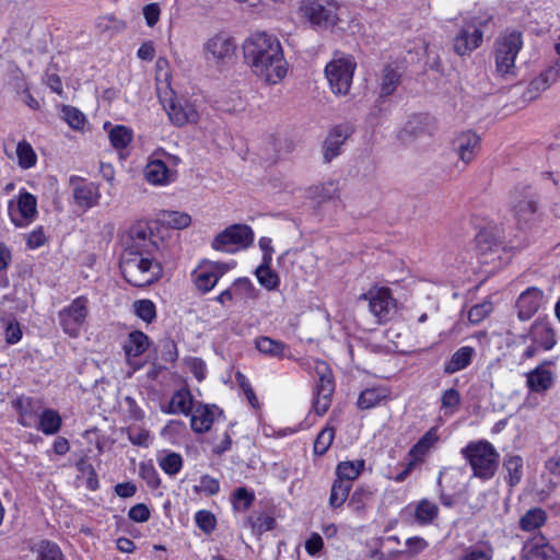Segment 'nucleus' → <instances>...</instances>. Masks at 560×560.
<instances>
[{
  "label": "nucleus",
  "instance_id": "17",
  "mask_svg": "<svg viewBox=\"0 0 560 560\" xmlns=\"http://www.w3.org/2000/svg\"><path fill=\"white\" fill-rule=\"evenodd\" d=\"M452 148L458 159L468 164L476 158L480 149V137L471 130L462 131L452 140Z\"/></svg>",
  "mask_w": 560,
  "mask_h": 560
},
{
  "label": "nucleus",
  "instance_id": "43",
  "mask_svg": "<svg viewBox=\"0 0 560 560\" xmlns=\"http://www.w3.org/2000/svg\"><path fill=\"white\" fill-rule=\"evenodd\" d=\"M61 427V418L56 410L46 409L39 417V429L45 434H55Z\"/></svg>",
  "mask_w": 560,
  "mask_h": 560
},
{
  "label": "nucleus",
  "instance_id": "51",
  "mask_svg": "<svg viewBox=\"0 0 560 560\" xmlns=\"http://www.w3.org/2000/svg\"><path fill=\"white\" fill-rule=\"evenodd\" d=\"M159 465L165 474L175 476L183 467V458L177 453H168L159 459Z\"/></svg>",
  "mask_w": 560,
  "mask_h": 560
},
{
  "label": "nucleus",
  "instance_id": "15",
  "mask_svg": "<svg viewBox=\"0 0 560 560\" xmlns=\"http://www.w3.org/2000/svg\"><path fill=\"white\" fill-rule=\"evenodd\" d=\"M170 120L177 127L197 124L200 116L194 103L185 97H171L164 101Z\"/></svg>",
  "mask_w": 560,
  "mask_h": 560
},
{
  "label": "nucleus",
  "instance_id": "33",
  "mask_svg": "<svg viewBox=\"0 0 560 560\" xmlns=\"http://www.w3.org/2000/svg\"><path fill=\"white\" fill-rule=\"evenodd\" d=\"M148 347L149 337L140 330H135L129 334L128 340L124 345V351L127 357H139Z\"/></svg>",
  "mask_w": 560,
  "mask_h": 560
},
{
  "label": "nucleus",
  "instance_id": "50",
  "mask_svg": "<svg viewBox=\"0 0 560 560\" xmlns=\"http://www.w3.org/2000/svg\"><path fill=\"white\" fill-rule=\"evenodd\" d=\"M135 313L143 322L150 324L156 317L155 304L151 300H139L133 303Z\"/></svg>",
  "mask_w": 560,
  "mask_h": 560
},
{
  "label": "nucleus",
  "instance_id": "36",
  "mask_svg": "<svg viewBox=\"0 0 560 560\" xmlns=\"http://www.w3.org/2000/svg\"><path fill=\"white\" fill-rule=\"evenodd\" d=\"M363 469L364 460L341 462L336 468V479L349 481L352 485V481L361 475Z\"/></svg>",
  "mask_w": 560,
  "mask_h": 560
},
{
  "label": "nucleus",
  "instance_id": "61",
  "mask_svg": "<svg viewBox=\"0 0 560 560\" xmlns=\"http://www.w3.org/2000/svg\"><path fill=\"white\" fill-rule=\"evenodd\" d=\"M197 490H200L208 495H214L220 491L219 480L210 477L209 475H205L200 478L199 487H196Z\"/></svg>",
  "mask_w": 560,
  "mask_h": 560
},
{
  "label": "nucleus",
  "instance_id": "48",
  "mask_svg": "<svg viewBox=\"0 0 560 560\" xmlns=\"http://www.w3.org/2000/svg\"><path fill=\"white\" fill-rule=\"evenodd\" d=\"M232 290L235 298L255 300L258 296V291L247 278L236 279L232 284Z\"/></svg>",
  "mask_w": 560,
  "mask_h": 560
},
{
  "label": "nucleus",
  "instance_id": "49",
  "mask_svg": "<svg viewBox=\"0 0 560 560\" xmlns=\"http://www.w3.org/2000/svg\"><path fill=\"white\" fill-rule=\"evenodd\" d=\"M62 118L74 130H82L85 124V116L77 107L70 105L61 106Z\"/></svg>",
  "mask_w": 560,
  "mask_h": 560
},
{
  "label": "nucleus",
  "instance_id": "41",
  "mask_svg": "<svg viewBox=\"0 0 560 560\" xmlns=\"http://www.w3.org/2000/svg\"><path fill=\"white\" fill-rule=\"evenodd\" d=\"M438 505L423 499L416 506L415 518L419 524H430L438 517Z\"/></svg>",
  "mask_w": 560,
  "mask_h": 560
},
{
  "label": "nucleus",
  "instance_id": "53",
  "mask_svg": "<svg viewBox=\"0 0 560 560\" xmlns=\"http://www.w3.org/2000/svg\"><path fill=\"white\" fill-rule=\"evenodd\" d=\"M254 500V492L248 491L244 487L237 488L233 494V506L237 511H246L250 508Z\"/></svg>",
  "mask_w": 560,
  "mask_h": 560
},
{
  "label": "nucleus",
  "instance_id": "25",
  "mask_svg": "<svg viewBox=\"0 0 560 560\" xmlns=\"http://www.w3.org/2000/svg\"><path fill=\"white\" fill-rule=\"evenodd\" d=\"M255 348L259 353L282 360L284 358H291L290 347L283 341L272 339L268 336H259L254 340Z\"/></svg>",
  "mask_w": 560,
  "mask_h": 560
},
{
  "label": "nucleus",
  "instance_id": "4",
  "mask_svg": "<svg viewBox=\"0 0 560 560\" xmlns=\"http://www.w3.org/2000/svg\"><path fill=\"white\" fill-rule=\"evenodd\" d=\"M523 47L522 33L517 31L505 32L494 44L495 71L503 79L516 75L515 59Z\"/></svg>",
  "mask_w": 560,
  "mask_h": 560
},
{
  "label": "nucleus",
  "instance_id": "63",
  "mask_svg": "<svg viewBox=\"0 0 560 560\" xmlns=\"http://www.w3.org/2000/svg\"><path fill=\"white\" fill-rule=\"evenodd\" d=\"M4 337L7 343L9 345H14L21 340L22 330L20 324L16 320H10L7 323Z\"/></svg>",
  "mask_w": 560,
  "mask_h": 560
},
{
  "label": "nucleus",
  "instance_id": "6",
  "mask_svg": "<svg viewBox=\"0 0 560 560\" xmlns=\"http://www.w3.org/2000/svg\"><path fill=\"white\" fill-rule=\"evenodd\" d=\"M254 242V232L246 224H232L220 232L211 242L215 250L233 254L249 247Z\"/></svg>",
  "mask_w": 560,
  "mask_h": 560
},
{
  "label": "nucleus",
  "instance_id": "54",
  "mask_svg": "<svg viewBox=\"0 0 560 560\" xmlns=\"http://www.w3.org/2000/svg\"><path fill=\"white\" fill-rule=\"evenodd\" d=\"M14 407L20 415V423L24 427L31 425V417L33 411V400L30 397H20L15 400Z\"/></svg>",
  "mask_w": 560,
  "mask_h": 560
},
{
  "label": "nucleus",
  "instance_id": "10",
  "mask_svg": "<svg viewBox=\"0 0 560 560\" xmlns=\"http://www.w3.org/2000/svg\"><path fill=\"white\" fill-rule=\"evenodd\" d=\"M509 205L518 223L532 221L538 210L537 196L528 185L514 186L509 194Z\"/></svg>",
  "mask_w": 560,
  "mask_h": 560
},
{
  "label": "nucleus",
  "instance_id": "38",
  "mask_svg": "<svg viewBox=\"0 0 560 560\" xmlns=\"http://www.w3.org/2000/svg\"><path fill=\"white\" fill-rule=\"evenodd\" d=\"M388 393L385 388H368L363 390L358 398V407L360 409H371L387 397Z\"/></svg>",
  "mask_w": 560,
  "mask_h": 560
},
{
  "label": "nucleus",
  "instance_id": "7",
  "mask_svg": "<svg viewBox=\"0 0 560 560\" xmlns=\"http://www.w3.org/2000/svg\"><path fill=\"white\" fill-rule=\"evenodd\" d=\"M338 8L334 0H305L301 11L313 26L327 30L339 21Z\"/></svg>",
  "mask_w": 560,
  "mask_h": 560
},
{
  "label": "nucleus",
  "instance_id": "20",
  "mask_svg": "<svg viewBox=\"0 0 560 560\" xmlns=\"http://www.w3.org/2000/svg\"><path fill=\"white\" fill-rule=\"evenodd\" d=\"M523 560H559L556 549L544 536L534 537L525 542L522 551Z\"/></svg>",
  "mask_w": 560,
  "mask_h": 560
},
{
  "label": "nucleus",
  "instance_id": "2",
  "mask_svg": "<svg viewBox=\"0 0 560 560\" xmlns=\"http://www.w3.org/2000/svg\"><path fill=\"white\" fill-rule=\"evenodd\" d=\"M120 270L128 283L139 288L152 284L162 273L156 256H131L129 253H121Z\"/></svg>",
  "mask_w": 560,
  "mask_h": 560
},
{
  "label": "nucleus",
  "instance_id": "11",
  "mask_svg": "<svg viewBox=\"0 0 560 560\" xmlns=\"http://www.w3.org/2000/svg\"><path fill=\"white\" fill-rule=\"evenodd\" d=\"M314 371L318 376L315 386V399L313 408L318 416H323L330 407L331 396L335 390V382L329 365L322 360L314 362Z\"/></svg>",
  "mask_w": 560,
  "mask_h": 560
},
{
  "label": "nucleus",
  "instance_id": "23",
  "mask_svg": "<svg viewBox=\"0 0 560 560\" xmlns=\"http://www.w3.org/2000/svg\"><path fill=\"white\" fill-rule=\"evenodd\" d=\"M523 338H529L530 341L537 343L545 351L552 349L557 342L555 330L551 324L546 319L535 320L527 336Z\"/></svg>",
  "mask_w": 560,
  "mask_h": 560
},
{
  "label": "nucleus",
  "instance_id": "26",
  "mask_svg": "<svg viewBox=\"0 0 560 560\" xmlns=\"http://www.w3.org/2000/svg\"><path fill=\"white\" fill-rule=\"evenodd\" d=\"M348 137V129L341 126L334 128L329 132L323 145L324 161L326 163H329L332 159L340 154L341 145L345 143Z\"/></svg>",
  "mask_w": 560,
  "mask_h": 560
},
{
  "label": "nucleus",
  "instance_id": "44",
  "mask_svg": "<svg viewBox=\"0 0 560 560\" xmlns=\"http://www.w3.org/2000/svg\"><path fill=\"white\" fill-rule=\"evenodd\" d=\"M108 138L115 149H125L132 140V130L126 126L117 125L109 130Z\"/></svg>",
  "mask_w": 560,
  "mask_h": 560
},
{
  "label": "nucleus",
  "instance_id": "57",
  "mask_svg": "<svg viewBox=\"0 0 560 560\" xmlns=\"http://www.w3.org/2000/svg\"><path fill=\"white\" fill-rule=\"evenodd\" d=\"M492 311V304L490 302H483L472 306L468 312V320L471 324H479L482 322Z\"/></svg>",
  "mask_w": 560,
  "mask_h": 560
},
{
  "label": "nucleus",
  "instance_id": "58",
  "mask_svg": "<svg viewBox=\"0 0 560 560\" xmlns=\"http://www.w3.org/2000/svg\"><path fill=\"white\" fill-rule=\"evenodd\" d=\"M166 222L174 229H185L190 225L191 218L185 212L171 211L166 214Z\"/></svg>",
  "mask_w": 560,
  "mask_h": 560
},
{
  "label": "nucleus",
  "instance_id": "30",
  "mask_svg": "<svg viewBox=\"0 0 560 560\" xmlns=\"http://www.w3.org/2000/svg\"><path fill=\"white\" fill-rule=\"evenodd\" d=\"M144 175L151 184L163 185L171 180L172 173L163 161L154 160L145 166Z\"/></svg>",
  "mask_w": 560,
  "mask_h": 560
},
{
  "label": "nucleus",
  "instance_id": "1",
  "mask_svg": "<svg viewBox=\"0 0 560 560\" xmlns=\"http://www.w3.org/2000/svg\"><path fill=\"white\" fill-rule=\"evenodd\" d=\"M244 59L252 71L268 84L279 83L287 74V61L277 36L257 32L243 43Z\"/></svg>",
  "mask_w": 560,
  "mask_h": 560
},
{
  "label": "nucleus",
  "instance_id": "52",
  "mask_svg": "<svg viewBox=\"0 0 560 560\" xmlns=\"http://www.w3.org/2000/svg\"><path fill=\"white\" fill-rule=\"evenodd\" d=\"M335 438V430L331 427H325L317 435L314 442V453L324 455L330 447Z\"/></svg>",
  "mask_w": 560,
  "mask_h": 560
},
{
  "label": "nucleus",
  "instance_id": "55",
  "mask_svg": "<svg viewBox=\"0 0 560 560\" xmlns=\"http://www.w3.org/2000/svg\"><path fill=\"white\" fill-rule=\"evenodd\" d=\"M127 435L129 441L133 445L144 446L149 445L150 441V432L147 429L138 428V427H129L127 429Z\"/></svg>",
  "mask_w": 560,
  "mask_h": 560
},
{
  "label": "nucleus",
  "instance_id": "37",
  "mask_svg": "<svg viewBox=\"0 0 560 560\" xmlns=\"http://www.w3.org/2000/svg\"><path fill=\"white\" fill-rule=\"evenodd\" d=\"M503 467L508 472L506 481L510 487H514L521 482L523 478V459L521 456H508L504 459Z\"/></svg>",
  "mask_w": 560,
  "mask_h": 560
},
{
  "label": "nucleus",
  "instance_id": "64",
  "mask_svg": "<svg viewBox=\"0 0 560 560\" xmlns=\"http://www.w3.org/2000/svg\"><path fill=\"white\" fill-rule=\"evenodd\" d=\"M128 516L135 522L143 523L150 518V510L145 504L139 503L129 510Z\"/></svg>",
  "mask_w": 560,
  "mask_h": 560
},
{
  "label": "nucleus",
  "instance_id": "60",
  "mask_svg": "<svg viewBox=\"0 0 560 560\" xmlns=\"http://www.w3.org/2000/svg\"><path fill=\"white\" fill-rule=\"evenodd\" d=\"M428 546L429 544L424 538L418 536L410 537L406 540V552L408 556L415 557L425 550Z\"/></svg>",
  "mask_w": 560,
  "mask_h": 560
},
{
  "label": "nucleus",
  "instance_id": "42",
  "mask_svg": "<svg viewBox=\"0 0 560 560\" xmlns=\"http://www.w3.org/2000/svg\"><path fill=\"white\" fill-rule=\"evenodd\" d=\"M438 441L435 430H429L410 450L409 455L415 459H421Z\"/></svg>",
  "mask_w": 560,
  "mask_h": 560
},
{
  "label": "nucleus",
  "instance_id": "9",
  "mask_svg": "<svg viewBox=\"0 0 560 560\" xmlns=\"http://www.w3.org/2000/svg\"><path fill=\"white\" fill-rule=\"evenodd\" d=\"M152 236L153 232L149 224L138 222L129 229L122 253H129L131 256H156L159 246Z\"/></svg>",
  "mask_w": 560,
  "mask_h": 560
},
{
  "label": "nucleus",
  "instance_id": "39",
  "mask_svg": "<svg viewBox=\"0 0 560 560\" xmlns=\"http://www.w3.org/2000/svg\"><path fill=\"white\" fill-rule=\"evenodd\" d=\"M352 485L349 481L335 479L330 490L329 505L332 509L340 508L349 497Z\"/></svg>",
  "mask_w": 560,
  "mask_h": 560
},
{
  "label": "nucleus",
  "instance_id": "45",
  "mask_svg": "<svg viewBox=\"0 0 560 560\" xmlns=\"http://www.w3.org/2000/svg\"><path fill=\"white\" fill-rule=\"evenodd\" d=\"M16 156L19 166L27 170L33 167L37 162V155L33 150L32 145L23 140L20 141L16 145Z\"/></svg>",
  "mask_w": 560,
  "mask_h": 560
},
{
  "label": "nucleus",
  "instance_id": "24",
  "mask_svg": "<svg viewBox=\"0 0 560 560\" xmlns=\"http://www.w3.org/2000/svg\"><path fill=\"white\" fill-rule=\"evenodd\" d=\"M72 196L79 208L88 210L97 205L101 194L94 183L78 180L73 184Z\"/></svg>",
  "mask_w": 560,
  "mask_h": 560
},
{
  "label": "nucleus",
  "instance_id": "8",
  "mask_svg": "<svg viewBox=\"0 0 560 560\" xmlns=\"http://www.w3.org/2000/svg\"><path fill=\"white\" fill-rule=\"evenodd\" d=\"M357 63L351 56L331 60L325 73L331 91L337 95H347L350 91Z\"/></svg>",
  "mask_w": 560,
  "mask_h": 560
},
{
  "label": "nucleus",
  "instance_id": "14",
  "mask_svg": "<svg viewBox=\"0 0 560 560\" xmlns=\"http://www.w3.org/2000/svg\"><path fill=\"white\" fill-rule=\"evenodd\" d=\"M360 298L369 301V308L380 323L388 322L396 312V300L388 288L369 290Z\"/></svg>",
  "mask_w": 560,
  "mask_h": 560
},
{
  "label": "nucleus",
  "instance_id": "35",
  "mask_svg": "<svg viewBox=\"0 0 560 560\" xmlns=\"http://www.w3.org/2000/svg\"><path fill=\"white\" fill-rule=\"evenodd\" d=\"M547 521V513L540 508L528 510L518 522L523 530L530 532L542 526Z\"/></svg>",
  "mask_w": 560,
  "mask_h": 560
},
{
  "label": "nucleus",
  "instance_id": "31",
  "mask_svg": "<svg viewBox=\"0 0 560 560\" xmlns=\"http://www.w3.org/2000/svg\"><path fill=\"white\" fill-rule=\"evenodd\" d=\"M192 409V397L189 390L179 389L171 398L168 407L164 409L167 413L188 415Z\"/></svg>",
  "mask_w": 560,
  "mask_h": 560
},
{
  "label": "nucleus",
  "instance_id": "34",
  "mask_svg": "<svg viewBox=\"0 0 560 560\" xmlns=\"http://www.w3.org/2000/svg\"><path fill=\"white\" fill-rule=\"evenodd\" d=\"M213 423V412L208 406H199L195 409L190 419V427L196 433L210 430Z\"/></svg>",
  "mask_w": 560,
  "mask_h": 560
},
{
  "label": "nucleus",
  "instance_id": "40",
  "mask_svg": "<svg viewBox=\"0 0 560 560\" xmlns=\"http://www.w3.org/2000/svg\"><path fill=\"white\" fill-rule=\"evenodd\" d=\"M194 277L197 289L202 293L212 290L219 281L207 265L200 266L198 270L195 271Z\"/></svg>",
  "mask_w": 560,
  "mask_h": 560
},
{
  "label": "nucleus",
  "instance_id": "62",
  "mask_svg": "<svg viewBox=\"0 0 560 560\" xmlns=\"http://www.w3.org/2000/svg\"><path fill=\"white\" fill-rule=\"evenodd\" d=\"M460 560H492V548H468Z\"/></svg>",
  "mask_w": 560,
  "mask_h": 560
},
{
  "label": "nucleus",
  "instance_id": "16",
  "mask_svg": "<svg viewBox=\"0 0 560 560\" xmlns=\"http://www.w3.org/2000/svg\"><path fill=\"white\" fill-rule=\"evenodd\" d=\"M435 130L433 118L429 115L419 114L411 116L398 133V139L409 144L423 136H431Z\"/></svg>",
  "mask_w": 560,
  "mask_h": 560
},
{
  "label": "nucleus",
  "instance_id": "32",
  "mask_svg": "<svg viewBox=\"0 0 560 560\" xmlns=\"http://www.w3.org/2000/svg\"><path fill=\"white\" fill-rule=\"evenodd\" d=\"M32 551L35 560H66L60 547L50 540H40Z\"/></svg>",
  "mask_w": 560,
  "mask_h": 560
},
{
  "label": "nucleus",
  "instance_id": "3",
  "mask_svg": "<svg viewBox=\"0 0 560 560\" xmlns=\"http://www.w3.org/2000/svg\"><path fill=\"white\" fill-rule=\"evenodd\" d=\"M460 454L469 463L475 477L489 480L495 475L500 454L490 442L486 440L469 442L462 448Z\"/></svg>",
  "mask_w": 560,
  "mask_h": 560
},
{
  "label": "nucleus",
  "instance_id": "46",
  "mask_svg": "<svg viewBox=\"0 0 560 560\" xmlns=\"http://www.w3.org/2000/svg\"><path fill=\"white\" fill-rule=\"evenodd\" d=\"M259 283L267 290H275L279 285V276L270 268V264L261 262L255 270Z\"/></svg>",
  "mask_w": 560,
  "mask_h": 560
},
{
  "label": "nucleus",
  "instance_id": "12",
  "mask_svg": "<svg viewBox=\"0 0 560 560\" xmlns=\"http://www.w3.org/2000/svg\"><path fill=\"white\" fill-rule=\"evenodd\" d=\"M89 314V301L78 296L58 313L59 324L70 337H78Z\"/></svg>",
  "mask_w": 560,
  "mask_h": 560
},
{
  "label": "nucleus",
  "instance_id": "5",
  "mask_svg": "<svg viewBox=\"0 0 560 560\" xmlns=\"http://www.w3.org/2000/svg\"><path fill=\"white\" fill-rule=\"evenodd\" d=\"M236 49L235 38L229 32L220 31L212 34L202 44V56L206 61L222 69L233 62Z\"/></svg>",
  "mask_w": 560,
  "mask_h": 560
},
{
  "label": "nucleus",
  "instance_id": "19",
  "mask_svg": "<svg viewBox=\"0 0 560 560\" xmlns=\"http://www.w3.org/2000/svg\"><path fill=\"white\" fill-rule=\"evenodd\" d=\"M560 77V58L552 66L532 80L523 94L525 101H534L539 94L550 88Z\"/></svg>",
  "mask_w": 560,
  "mask_h": 560
},
{
  "label": "nucleus",
  "instance_id": "22",
  "mask_svg": "<svg viewBox=\"0 0 560 560\" xmlns=\"http://www.w3.org/2000/svg\"><path fill=\"white\" fill-rule=\"evenodd\" d=\"M551 361H544L526 375V385L533 393L544 394L550 389L555 382L552 371L547 369Z\"/></svg>",
  "mask_w": 560,
  "mask_h": 560
},
{
  "label": "nucleus",
  "instance_id": "28",
  "mask_svg": "<svg viewBox=\"0 0 560 560\" xmlns=\"http://www.w3.org/2000/svg\"><path fill=\"white\" fill-rule=\"evenodd\" d=\"M474 353L475 350L472 347L465 346L459 348L445 363L443 369L444 373L454 374L458 371L466 369L471 363Z\"/></svg>",
  "mask_w": 560,
  "mask_h": 560
},
{
  "label": "nucleus",
  "instance_id": "29",
  "mask_svg": "<svg viewBox=\"0 0 560 560\" xmlns=\"http://www.w3.org/2000/svg\"><path fill=\"white\" fill-rule=\"evenodd\" d=\"M373 498L374 490L370 486H359L350 495L348 506L358 515H363Z\"/></svg>",
  "mask_w": 560,
  "mask_h": 560
},
{
  "label": "nucleus",
  "instance_id": "56",
  "mask_svg": "<svg viewBox=\"0 0 560 560\" xmlns=\"http://www.w3.org/2000/svg\"><path fill=\"white\" fill-rule=\"evenodd\" d=\"M195 520H196L198 527L201 530H203L206 534H210L215 528V524H217L215 517L211 512H209L207 510H201V511L197 512Z\"/></svg>",
  "mask_w": 560,
  "mask_h": 560
},
{
  "label": "nucleus",
  "instance_id": "27",
  "mask_svg": "<svg viewBox=\"0 0 560 560\" xmlns=\"http://www.w3.org/2000/svg\"><path fill=\"white\" fill-rule=\"evenodd\" d=\"M401 82V73L397 68L387 65L383 68L380 77V94L378 100L385 98L397 90Z\"/></svg>",
  "mask_w": 560,
  "mask_h": 560
},
{
  "label": "nucleus",
  "instance_id": "59",
  "mask_svg": "<svg viewBox=\"0 0 560 560\" xmlns=\"http://www.w3.org/2000/svg\"><path fill=\"white\" fill-rule=\"evenodd\" d=\"M317 197L322 201L332 200L339 196V187L336 182H328L319 187H316Z\"/></svg>",
  "mask_w": 560,
  "mask_h": 560
},
{
  "label": "nucleus",
  "instance_id": "47",
  "mask_svg": "<svg viewBox=\"0 0 560 560\" xmlns=\"http://www.w3.org/2000/svg\"><path fill=\"white\" fill-rule=\"evenodd\" d=\"M460 401L459 392L455 388H448L442 393L441 409L444 410L445 416H451L458 409Z\"/></svg>",
  "mask_w": 560,
  "mask_h": 560
},
{
  "label": "nucleus",
  "instance_id": "21",
  "mask_svg": "<svg viewBox=\"0 0 560 560\" xmlns=\"http://www.w3.org/2000/svg\"><path fill=\"white\" fill-rule=\"evenodd\" d=\"M544 301V293L536 287L528 288L516 301L517 316L521 320H528L536 314Z\"/></svg>",
  "mask_w": 560,
  "mask_h": 560
},
{
  "label": "nucleus",
  "instance_id": "13",
  "mask_svg": "<svg viewBox=\"0 0 560 560\" xmlns=\"http://www.w3.org/2000/svg\"><path fill=\"white\" fill-rule=\"evenodd\" d=\"M489 20L481 21L474 18L466 21L460 27L458 34L454 38V50L459 56L469 55L472 50L478 48L482 42L481 27L488 23Z\"/></svg>",
  "mask_w": 560,
  "mask_h": 560
},
{
  "label": "nucleus",
  "instance_id": "18",
  "mask_svg": "<svg viewBox=\"0 0 560 560\" xmlns=\"http://www.w3.org/2000/svg\"><path fill=\"white\" fill-rule=\"evenodd\" d=\"M36 207V198L27 191H22L18 199V211L20 218L16 217L15 211L13 209V200L9 202V214L11 221L18 228L27 225L37 214Z\"/></svg>",
  "mask_w": 560,
  "mask_h": 560
}]
</instances>
